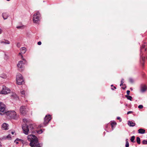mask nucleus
Segmentation results:
<instances>
[{"instance_id":"2","label":"nucleus","mask_w":147,"mask_h":147,"mask_svg":"<svg viewBox=\"0 0 147 147\" xmlns=\"http://www.w3.org/2000/svg\"><path fill=\"white\" fill-rule=\"evenodd\" d=\"M24 133L26 135H28L29 132L32 131L33 126L32 124H30L28 126L26 123L23 124L22 126Z\"/></svg>"},{"instance_id":"3","label":"nucleus","mask_w":147,"mask_h":147,"mask_svg":"<svg viewBox=\"0 0 147 147\" xmlns=\"http://www.w3.org/2000/svg\"><path fill=\"white\" fill-rule=\"evenodd\" d=\"M145 45H142L140 49V62L143 65L144 64V60L145 59V54L144 52L146 50V48H145Z\"/></svg>"},{"instance_id":"53","label":"nucleus","mask_w":147,"mask_h":147,"mask_svg":"<svg viewBox=\"0 0 147 147\" xmlns=\"http://www.w3.org/2000/svg\"><path fill=\"white\" fill-rule=\"evenodd\" d=\"M18 44H19V43H18V44H17V46H19Z\"/></svg>"},{"instance_id":"43","label":"nucleus","mask_w":147,"mask_h":147,"mask_svg":"<svg viewBox=\"0 0 147 147\" xmlns=\"http://www.w3.org/2000/svg\"><path fill=\"white\" fill-rule=\"evenodd\" d=\"M39 126H40V127H43L42 125H40Z\"/></svg>"},{"instance_id":"38","label":"nucleus","mask_w":147,"mask_h":147,"mask_svg":"<svg viewBox=\"0 0 147 147\" xmlns=\"http://www.w3.org/2000/svg\"><path fill=\"white\" fill-rule=\"evenodd\" d=\"M124 79H122L121 81V83H124Z\"/></svg>"},{"instance_id":"26","label":"nucleus","mask_w":147,"mask_h":147,"mask_svg":"<svg viewBox=\"0 0 147 147\" xmlns=\"http://www.w3.org/2000/svg\"><path fill=\"white\" fill-rule=\"evenodd\" d=\"M142 143L143 144H147V140H144L142 142Z\"/></svg>"},{"instance_id":"19","label":"nucleus","mask_w":147,"mask_h":147,"mask_svg":"<svg viewBox=\"0 0 147 147\" xmlns=\"http://www.w3.org/2000/svg\"><path fill=\"white\" fill-rule=\"evenodd\" d=\"M125 97L127 98V99L128 100H130L131 101L132 100V97L130 96H128V95H125Z\"/></svg>"},{"instance_id":"37","label":"nucleus","mask_w":147,"mask_h":147,"mask_svg":"<svg viewBox=\"0 0 147 147\" xmlns=\"http://www.w3.org/2000/svg\"><path fill=\"white\" fill-rule=\"evenodd\" d=\"M38 133H39L40 134L42 132V130H40L38 132Z\"/></svg>"},{"instance_id":"4","label":"nucleus","mask_w":147,"mask_h":147,"mask_svg":"<svg viewBox=\"0 0 147 147\" xmlns=\"http://www.w3.org/2000/svg\"><path fill=\"white\" fill-rule=\"evenodd\" d=\"M6 115L9 118L15 119H17L18 117L14 111H7Z\"/></svg>"},{"instance_id":"46","label":"nucleus","mask_w":147,"mask_h":147,"mask_svg":"<svg viewBox=\"0 0 147 147\" xmlns=\"http://www.w3.org/2000/svg\"><path fill=\"white\" fill-rule=\"evenodd\" d=\"M22 143H23V144H24V141H23V142H22Z\"/></svg>"},{"instance_id":"45","label":"nucleus","mask_w":147,"mask_h":147,"mask_svg":"<svg viewBox=\"0 0 147 147\" xmlns=\"http://www.w3.org/2000/svg\"><path fill=\"white\" fill-rule=\"evenodd\" d=\"M14 132H11V134H14Z\"/></svg>"},{"instance_id":"34","label":"nucleus","mask_w":147,"mask_h":147,"mask_svg":"<svg viewBox=\"0 0 147 147\" xmlns=\"http://www.w3.org/2000/svg\"><path fill=\"white\" fill-rule=\"evenodd\" d=\"M37 44L38 45H40L41 44V42L40 41H39L38 42Z\"/></svg>"},{"instance_id":"41","label":"nucleus","mask_w":147,"mask_h":147,"mask_svg":"<svg viewBox=\"0 0 147 147\" xmlns=\"http://www.w3.org/2000/svg\"><path fill=\"white\" fill-rule=\"evenodd\" d=\"M16 140H18L17 139L15 141V142H16V144H18V142H16Z\"/></svg>"},{"instance_id":"30","label":"nucleus","mask_w":147,"mask_h":147,"mask_svg":"<svg viewBox=\"0 0 147 147\" xmlns=\"http://www.w3.org/2000/svg\"><path fill=\"white\" fill-rule=\"evenodd\" d=\"M23 121L24 122V123H25V122L27 123V122L28 121L27 119H23Z\"/></svg>"},{"instance_id":"52","label":"nucleus","mask_w":147,"mask_h":147,"mask_svg":"<svg viewBox=\"0 0 147 147\" xmlns=\"http://www.w3.org/2000/svg\"><path fill=\"white\" fill-rule=\"evenodd\" d=\"M18 44H19V43H18V44H17V46H19Z\"/></svg>"},{"instance_id":"16","label":"nucleus","mask_w":147,"mask_h":147,"mask_svg":"<svg viewBox=\"0 0 147 147\" xmlns=\"http://www.w3.org/2000/svg\"><path fill=\"white\" fill-rule=\"evenodd\" d=\"M128 124L131 127H134L136 125L135 123L133 122L132 121H128Z\"/></svg>"},{"instance_id":"14","label":"nucleus","mask_w":147,"mask_h":147,"mask_svg":"<svg viewBox=\"0 0 147 147\" xmlns=\"http://www.w3.org/2000/svg\"><path fill=\"white\" fill-rule=\"evenodd\" d=\"M8 16V14L7 13H2V17L4 20L7 19Z\"/></svg>"},{"instance_id":"9","label":"nucleus","mask_w":147,"mask_h":147,"mask_svg":"<svg viewBox=\"0 0 147 147\" xmlns=\"http://www.w3.org/2000/svg\"><path fill=\"white\" fill-rule=\"evenodd\" d=\"M27 109L26 106H21L20 108V112L23 115H24L27 112Z\"/></svg>"},{"instance_id":"55","label":"nucleus","mask_w":147,"mask_h":147,"mask_svg":"<svg viewBox=\"0 0 147 147\" xmlns=\"http://www.w3.org/2000/svg\"><path fill=\"white\" fill-rule=\"evenodd\" d=\"M125 86V85H124L122 86Z\"/></svg>"},{"instance_id":"13","label":"nucleus","mask_w":147,"mask_h":147,"mask_svg":"<svg viewBox=\"0 0 147 147\" xmlns=\"http://www.w3.org/2000/svg\"><path fill=\"white\" fill-rule=\"evenodd\" d=\"M8 125L5 123H3L2 126V129L6 130L8 129Z\"/></svg>"},{"instance_id":"29","label":"nucleus","mask_w":147,"mask_h":147,"mask_svg":"<svg viewBox=\"0 0 147 147\" xmlns=\"http://www.w3.org/2000/svg\"><path fill=\"white\" fill-rule=\"evenodd\" d=\"M143 107V106L142 105H140L138 106V108L140 109H142Z\"/></svg>"},{"instance_id":"1","label":"nucleus","mask_w":147,"mask_h":147,"mask_svg":"<svg viewBox=\"0 0 147 147\" xmlns=\"http://www.w3.org/2000/svg\"><path fill=\"white\" fill-rule=\"evenodd\" d=\"M28 140L30 142V146L32 147H42V144L39 143L37 137L35 135L31 134L27 136Z\"/></svg>"},{"instance_id":"36","label":"nucleus","mask_w":147,"mask_h":147,"mask_svg":"<svg viewBox=\"0 0 147 147\" xmlns=\"http://www.w3.org/2000/svg\"><path fill=\"white\" fill-rule=\"evenodd\" d=\"M132 112H133L131 111H128V112H127V114H129L130 113H132Z\"/></svg>"},{"instance_id":"31","label":"nucleus","mask_w":147,"mask_h":147,"mask_svg":"<svg viewBox=\"0 0 147 147\" xmlns=\"http://www.w3.org/2000/svg\"><path fill=\"white\" fill-rule=\"evenodd\" d=\"M4 104L1 102H0V107H2L3 106H4Z\"/></svg>"},{"instance_id":"20","label":"nucleus","mask_w":147,"mask_h":147,"mask_svg":"<svg viewBox=\"0 0 147 147\" xmlns=\"http://www.w3.org/2000/svg\"><path fill=\"white\" fill-rule=\"evenodd\" d=\"M136 141L137 143L138 144H140V138L139 137H137L136 138Z\"/></svg>"},{"instance_id":"33","label":"nucleus","mask_w":147,"mask_h":147,"mask_svg":"<svg viewBox=\"0 0 147 147\" xmlns=\"http://www.w3.org/2000/svg\"><path fill=\"white\" fill-rule=\"evenodd\" d=\"M130 92V91L129 90H127V94L128 95H129V93Z\"/></svg>"},{"instance_id":"54","label":"nucleus","mask_w":147,"mask_h":147,"mask_svg":"<svg viewBox=\"0 0 147 147\" xmlns=\"http://www.w3.org/2000/svg\"><path fill=\"white\" fill-rule=\"evenodd\" d=\"M6 0L8 1H10V0Z\"/></svg>"},{"instance_id":"11","label":"nucleus","mask_w":147,"mask_h":147,"mask_svg":"<svg viewBox=\"0 0 147 147\" xmlns=\"http://www.w3.org/2000/svg\"><path fill=\"white\" fill-rule=\"evenodd\" d=\"M7 111L6 110L5 105H4L1 107H0V114L3 115L4 114H6Z\"/></svg>"},{"instance_id":"18","label":"nucleus","mask_w":147,"mask_h":147,"mask_svg":"<svg viewBox=\"0 0 147 147\" xmlns=\"http://www.w3.org/2000/svg\"><path fill=\"white\" fill-rule=\"evenodd\" d=\"M145 131L144 129L140 128L138 129V133L141 134H144L145 133Z\"/></svg>"},{"instance_id":"27","label":"nucleus","mask_w":147,"mask_h":147,"mask_svg":"<svg viewBox=\"0 0 147 147\" xmlns=\"http://www.w3.org/2000/svg\"><path fill=\"white\" fill-rule=\"evenodd\" d=\"M16 28L18 29H23L24 28V26H17L16 27Z\"/></svg>"},{"instance_id":"22","label":"nucleus","mask_w":147,"mask_h":147,"mask_svg":"<svg viewBox=\"0 0 147 147\" xmlns=\"http://www.w3.org/2000/svg\"><path fill=\"white\" fill-rule=\"evenodd\" d=\"M128 139H127L126 140V144H125V147H129V143L127 141Z\"/></svg>"},{"instance_id":"23","label":"nucleus","mask_w":147,"mask_h":147,"mask_svg":"<svg viewBox=\"0 0 147 147\" xmlns=\"http://www.w3.org/2000/svg\"><path fill=\"white\" fill-rule=\"evenodd\" d=\"M5 138V139H10L11 138L10 135L9 134V135L6 136L5 138Z\"/></svg>"},{"instance_id":"44","label":"nucleus","mask_w":147,"mask_h":147,"mask_svg":"<svg viewBox=\"0 0 147 147\" xmlns=\"http://www.w3.org/2000/svg\"><path fill=\"white\" fill-rule=\"evenodd\" d=\"M2 146L1 144V142H0V147H1Z\"/></svg>"},{"instance_id":"42","label":"nucleus","mask_w":147,"mask_h":147,"mask_svg":"<svg viewBox=\"0 0 147 147\" xmlns=\"http://www.w3.org/2000/svg\"><path fill=\"white\" fill-rule=\"evenodd\" d=\"M126 88V87L125 86V87H122V88L123 89H125V88Z\"/></svg>"},{"instance_id":"40","label":"nucleus","mask_w":147,"mask_h":147,"mask_svg":"<svg viewBox=\"0 0 147 147\" xmlns=\"http://www.w3.org/2000/svg\"><path fill=\"white\" fill-rule=\"evenodd\" d=\"M2 32V30L0 28V34H1Z\"/></svg>"},{"instance_id":"5","label":"nucleus","mask_w":147,"mask_h":147,"mask_svg":"<svg viewBox=\"0 0 147 147\" xmlns=\"http://www.w3.org/2000/svg\"><path fill=\"white\" fill-rule=\"evenodd\" d=\"M40 15L38 11L34 14L33 16V20L34 22L37 23L39 21L40 19Z\"/></svg>"},{"instance_id":"48","label":"nucleus","mask_w":147,"mask_h":147,"mask_svg":"<svg viewBox=\"0 0 147 147\" xmlns=\"http://www.w3.org/2000/svg\"><path fill=\"white\" fill-rule=\"evenodd\" d=\"M21 54H22L21 52V53H19V54L20 55H21Z\"/></svg>"},{"instance_id":"24","label":"nucleus","mask_w":147,"mask_h":147,"mask_svg":"<svg viewBox=\"0 0 147 147\" xmlns=\"http://www.w3.org/2000/svg\"><path fill=\"white\" fill-rule=\"evenodd\" d=\"M116 122H111V127H112V129H113V126L114 125H116Z\"/></svg>"},{"instance_id":"49","label":"nucleus","mask_w":147,"mask_h":147,"mask_svg":"<svg viewBox=\"0 0 147 147\" xmlns=\"http://www.w3.org/2000/svg\"><path fill=\"white\" fill-rule=\"evenodd\" d=\"M113 86V85H111V87H112V86Z\"/></svg>"},{"instance_id":"50","label":"nucleus","mask_w":147,"mask_h":147,"mask_svg":"<svg viewBox=\"0 0 147 147\" xmlns=\"http://www.w3.org/2000/svg\"><path fill=\"white\" fill-rule=\"evenodd\" d=\"M111 89H112V90H114V89H113V88H111Z\"/></svg>"},{"instance_id":"51","label":"nucleus","mask_w":147,"mask_h":147,"mask_svg":"<svg viewBox=\"0 0 147 147\" xmlns=\"http://www.w3.org/2000/svg\"><path fill=\"white\" fill-rule=\"evenodd\" d=\"M19 140L20 141H22V140H21V139H19Z\"/></svg>"},{"instance_id":"32","label":"nucleus","mask_w":147,"mask_h":147,"mask_svg":"<svg viewBox=\"0 0 147 147\" xmlns=\"http://www.w3.org/2000/svg\"><path fill=\"white\" fill-rule=\"evenodd\" d=\"M129 81L131 83H133L134 82L133 80L131 78L129 79Z\"/></svg>"},{"instance_id":"28","label":"nucleus","mask_w":147,"mask_h":147,"mask_svg":"<svg viewBox=\"0 0 147 147\" xmlns=\"http://www.w3.org/2000/svg\"><path fill=\"white\" fill-rule=\"evenodd\" d=\"M0 77L3 78H5L7 76L5 74H2L1 76H0Z\"/></svg>"},{"instance_id":"6","label":"nucleus","mask_w":147,"mask_h":147,"mask_svg":"<svg viewBox=\"0 0 147 147\" xmlns=\"http://www.w3.org/2000/svg\"><path fill=\"white\" fill-rule=\"evenodd\" d=\"M16 79L17 84L19 85L22 84L24 81L22 76L20 74H18L17 75Z\"/></svg>"},{"instance_id":"35","label":"nucleus","mask_w":147,"mask_h":147,"mask_svg":"<svg viewBox=\"0 0 147 147\" xmlns=\"http://www.w3.org/2000/svg\"><path fill=\"white\" fill-rule=\"evenodd\" d=\"M117 119H119L120 120V121H121V119L120 117H117Z\"/></svg>"},{"instance_id":"17","label":"nucleus","mask_w":147,"mask_h":147,"mask_svg":"<svg viewBox=\"0 0 147 147\" xmlns=\"http://www.w3.org/2000/svg\"><path fill=\"white\" fill-rule=\"evenodd\" d=\"M20 50L21 51V53L22 54H24L26 51V48L24 47L21 48Z\"/></svg>"},{"instance_id":"39","label":"nucleus","mask_w":147,"mask_h":147,"mask_svg":"<svg viewBox=\"0 0 147 147\" xmlns=\"http://www.w3.org/2000/svg\"><path fill=\"white\" fill-rule=\"evenodd\" d=\"M125 85V84H123V83H121L120 84V86H123V85Z\"/></svg>"},{"instance_id":"12","label":"nucleus","mask_w":147,"mask_h":147,"mask_svg":"<svg viewBox=\"0 0 147 147\" xmlns=\"http://www.w3.org/2000/svg\"><path fill=\"white\" fill-rule=\"evenodd\" d=\"M147 90V86L145 85H142L141 87L140 92L142 93L145 92Z\"/></svg>"},{"instance_id":"47","label":"nucleus","mask_w":147,"mask_h":147,"mask_svg":"<svg viewBox=\"0 0 147 147\" xmlns=\"http://www.w3.org/2000/svg\"><path fill=\"white\" fill-rule=\"evenodd\" d=\"M113 88H114L115 89H116V87L115 86H114V87H113Z\"/></svg>"},{"instance_id":"10","label":"nucleus","mask_w":147,"mask_h":147,"mask_svg":"<svg viewBox=\"0 0 147 147\" xmlns=\"http://www.w3.org/2000/svg\"><path fill=\"white\" fill-rule=\"evenodd\" d=\"M21 56L22 58H23V56L22 55H21ZM22 59L23 61H19L17 65L18 67L20 68L22 67L23 65L25 64L26 62V60L25 59L22 58Z\"/></svg>"},{"instance_id":"21","label":"nucleus","mask_w":147,"mask_h":147,"mask_svg":"<svg viewBox=\"0 0 147 147\" xmlns=\"http://www.w3.org/2000/svg\"><path fill=\"white\" fill-rule=\"evenodd\" d=\"M135 138V137L134 136H133L131 137L130 139V140L131 142H135V141H134Z\"/></svg>"},{"instance_id":"7","label":"nucleus","mask_w":147,"mask_h":147,"mask_svg":"<svg viewBox=\"0 0 147 147\" xmlns=\"http://www.w3.org/2000/svg\"><path fill=\"white\" fill-rule=\"evenodd\" d=\"M10 90L9 88L4 86L3 87L2 90L0 92V94H5L10 93Z\"/></svg>"},{"instance_id":"8","label":"nucleus","mask_w":147,"mask_h":147,"mask_svg":"<svg viewBox=\"0 0 147 147\" xmlns=\"http://www.w3.org/2000/svg\"><path fill=\"white\" fill-rule=\"evenodd\" d=\"M51 115H49L45 116L44 118V121L43 123L45 126L47 125L49 123V121L51 120Z\"/></svg>"},{"instance_id":"15","label":"nucleus","mask_w":147,"mask_h":147,"mask_svg":"<svg viewBox=\"0 0 147 147\" xmlns=\"http://www.w3.org/2000/svg\"><path fill=\"white\" fill-rule=\"evenodd\" d=\"M0 43H4L5 44H9L10 43L7 40L3 39L2 40H0Z\"/></svg>"},{"instance_id":"25","label":"nucleus","mask_w":147,"mask_h":147,"mask_svg":"<svg viewBox=\"0 0 147 147\" xmlns=\"http://www.w3.org/2000/svg\"><path fill=\"white\" fill-rule=\"evenodd\" d=\"M20 93L21 94H22V96H24L25 94L24 91V90L21 91H20Z\"/></svg>"}]
</instances>
